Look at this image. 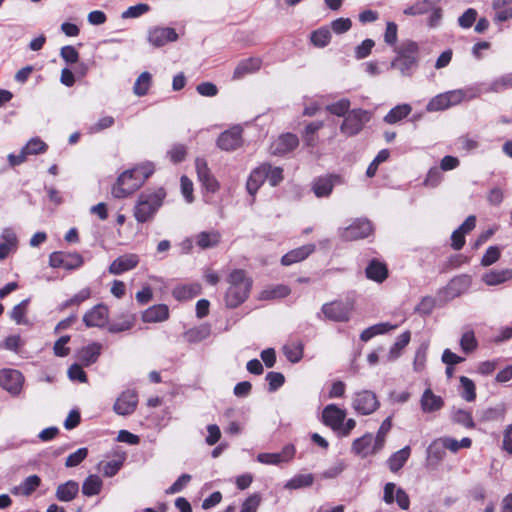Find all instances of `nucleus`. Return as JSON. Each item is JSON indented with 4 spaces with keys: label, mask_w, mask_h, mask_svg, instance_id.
<instances>
[{
    "label": "nucleus",
    "mask_w": 512,
    "mask_h": 512,
    "mask_svg": "<svg viewBox=\"0 0 512 512\" xmlns=\"http://www.w3.org/2000/svg\"><path fill=\"white\" fill-rule=\"evenodd\" d=\"M153 172L154 168L150 163L123 172L112 188L113 196L115 198L127 197L139 189Z\"/></svg>",
    "instance_id": "1"
},
{
    "label": "nucleus",
    "mask_w": 512,
    "mask_h": 512,
    "mask_svg": "<svg viewBox=\"0 0 512 512\" xmlns=\"http://www.w3.org/2000/svg\"><path fill=\"white\" fill-rule=\"evenodd\" d=\"M227 283L226 305L230 308H236L248 298L253 281L248 277L245 270L234 269L229 273Z\"/></svg>",
    "instance_id": "2"
},
{
    "label": "nucleus",
    "mask_w": 512,
    "mask_h": 512,
    "mask_svg": "<svg viewBox=\"0 0 512 512\" xmlns=\"http://www.w3.org/2000/svg\"><path fill=\"white\" fill-rule=\"evenodd\" d=\"M166 197L164 189L141 193L134 206L133 215L137 222L145 223L154 218Z\"/></svg>",
    "instance_id": "3"
},
{
    "label": "nucleus",
    "mask_w": 512,
    "mask_h": 512,
    "mask_svg": "<svg viewBox=\"0 0 512 512\" xmlns=\"http://www.w3.org/2000/svg\"><path fill=\"white\" fill-rule=\"evenodd\" d=\"M372 114L370 111L355 108L352 109L344 118L340 125V132L346 137H353L358 135L365 125L371 120Z\"/></svg>",
    "instance_id": "4"
},
{
    "label": "nucleus",
    "mask_w": 512,
    "mask_h": 512,
    "mask_svg": "<svg viewBox=\"0 0 512 512\" xmlns=\"http://www.w3.org/2000/svg\"><path fill=\"white\" fill-rule=\"evenodd\" d=\"M380 406L377 395L371 390H360L352 396V408L359 415H370Z\"/></svg>",
    "instance_id": "5"
},
{
    "label": "nucleus",
    "mask_w": 512,
    "mask_h": 512,
    "mask_svg": "<svg viewBox=\"0 0 512 512\" xmlns=\"http://www.w3.org/2000/svg\"><path fill=\"white\" fill-rule=\"evenodd\" d=\"M25 377L17 369L3 368L0 369V387L8 392L11 396H19L23 390Z\"/></svg>",
    "instance_id": "6"
},
{
    "label": "nucleus",
    "mask_w": 512,
    "mask_h": 512,
    "mask_svg": "<svg viewBox=\"0 0 512 512\" xmlns=\"http://www.w3.org/2000/svg\"><path fill=\"white\" fill-rule=\"evenodd\" d=\"M353 306L351 303L342 301H332L325 303L321 312L325 318L335 322H347L350 319Z\"/></svg>",
    "instance_id": "7"
},
{
    "label": "nucleus",
    "mask_w": 512,
    "mask_h": 512,
    "mask_svg": "<svg viewBox=\"0 0 512 512\" xmlns=\"http://www.w3.org/2000/svg\"><path fill=\"white\" fill-rule=\"evenodd\" d=\"M178 40V34L174 28L155 26L148 29L147 41L155 48L165 46Z\"/></svg>",
    "instance_id": "8"
},
{
    "label": "nucleus",
    "mask_w": 512,
    "mask_h": 512,
    "mask_svg": "<svg viewBox=\"0 0 512 512\" xmlns=\"http://www.w3.org/2000/svg\"><path fill=\"white\" fill-rule=\"evenodd\" d=\"M49 265L53 268L74 270L83 265V257L78 253L53 252L49 256Z\"/></svg>",
    "instance_id": "9"
},
{
    "label": "nucleus",
    "mask_w": 512,
    "mask_h": 512,
    "mask_svg": "<svg viewBox=\"0 0 512 512\" xmlns=\"http://www.w3.org/2000/svg\"><path fill=\"white\" fill-rule=\"evenodd\" d=\"M372 230V225L368 220L357 219L348 227L340 230V236L345 241H354L366 238Z\"/></svg>",
    "instance_id": "10"
},
{
    "label": "nucleus",
    "mask_w": 512,
    "mask_h": 512,
    "mask_svg": "<svg viewBox=\"0 0 512 512\" xmlns=\"http://www.w3.org/2000/svg\"><path fill=\"white\" fill-rule=\"evenodd\" d=\"M217 145L225 151H232L242 145V129L240 126H234L224 131L217 139Z\"/></svg>",
    "instance_id": "11"
},
{
    "label": "nucleus",
    "mask_w": 512,
    "mask_h": 512,
    "mask_svg": "<svg viewBox=\"0 0 512 512\" xmlns=\"http://www.w3.org/2000/svg\"><path fill=\"white\" fill-rule=\"evenodd\" d=\"M196 172L199 181L209 192L215 193L219 189V183L211 174L207 162L203 158H197L195 161Z\"/></svg>",
    "instance_id": "12"
},
{
    "label": "nucleus",
    "mask_w": 512,
    "mask_h": 512,
    "mask_svg": "<svg viewBox=\"0 0 512 512\" xmlns=\"http://www.w3.org/2000/svg\"><path fill=\"white\" fill-rule=\"evenodd\" d=\"M139 264V256L127 253L117 257L109 266L108 271L112 275H121L134 269Z\"/></svg>",
    "instance_id": "13"
},
{
    "label": "nucleus",
    "mask_w": 512,
    "mask_h": 512,
    "mask_svg": "<svg viewBox=\"0 0 512 512\" xmlns=\"http://www.w3.org/2000/svg\"><path fill=\"white\" fill-rule=\"evenodd\" d=\"M109 311L103 304L95 305L83 316V322L87 327H103L108 322Z\"/></svg>",
    "instance_id": "14"
},
{
    "label": "nucleus",
    "mask_w": 512,
    "mask_h": 512,
    "mask_svg": "<svg viewBox=\"0 0 512 512\" xmlns=\"http://www.w3.org/2000/svg\"><path fill=\"white\" fill-rule=\"evenodd\" d=\"M295 455V447L291 444L286 445L279 453H260L257 461L267 465H278L283 462H289Z\"/></svg>",
    "instance_id": "15"
},
{
    "label": "nucleus",
    "mask_w": 512,
    "mask_h": 512,
    "mask_svg": "<svg viewBox=\"0 0 512 512\" xmlns=\"http://www.w3.org/2000/svg\"><path fill=\"white\" fill-rule=\"evenodd\" d=\"M137 403L138 398L136 393L133 391H125L117 398L113 409L118 415H130L135 411Z\"/></svg>",
    "instance_id": "16"
},
{
    "label": "nucleus",
    "mask_w": 512,
    "mask_h": 512,
    "mask_svg": "<svg viewBox=\"0 0 512 512\" xmlns=\"http://www.w3.org/2000/svg\"><path fill=\"white\" fill-rule=\"evenodd\" d=\"M322 418L325 425L337 431L346 418V412L335 404H329L323 409Z\"/></svg>",
    "instance_id": "17"
},
{
    "label": "nucleus",
    "mask_w": 512,
    "mask_h": 512,
    "mask_svg": "<svg viewBox=\"0 0 512 512\" xmlns=\"http://www.w3.org/2000/svg\"><path fill=\"white\" fill-rule=\"evenodd\" d=\"M381 449L376 448V440L373 435L367 433L360 438L353 441L352 451L361 457H366L370 454H375Z\"/></svg>",
    "instance_id": "18"
},
{
    "label": "nucleus",
    "mask_w": 512,
    "mask_h": 512,
    "mask_svg": "<svg viewBox=\"0 0 512 512\" xmlns=\"http://www.w3.org/2000/svg\"><path fill=\"white\" fill-rule=\"evenodd\" d=\"M299 144L298 137L292 133H286L278 137L271 145V153L284 155L294 150Z\"/></svg>",
    "instance_id": "19"
},
{
    "label": "nucleus",
    "mask_w": 512,
    "mask_h": 512,
    "mask_svg": "<svg viewBox=\"0 0 512 512\" xmlns=\"http://www.w3.org/2000/svg\"><path fill=\"white\" fill-rule=\"evenodd\" d=\"M315 248L314 244H306L293 249L282 256L281 264L284 266H290L294 263L303 261L315 251Z\"/></svg>",
    "instance_id": "20"
},
{
    "label": "nucleus",
    "mask_w": 512,
    "mask_h": 512,
    "mask_svg": "<svg viewBox=\"0 0 512 512\" xmlns=\"http://www.w3.org/2000/svg\"><path fill=\"white\" fill-rule=\"evenodd\" d=\"M340 182L337 175L320 177L313 182L312 189L317 197H327L331 194L336 183Z\"/></svg>",
    "instance_id": "21"
},
{
    "label": "nucleus",
    "mask_w": 512,
    "mask_h": 512,
    "mask_svg": "<svg viewBox=\"0 0 512 512\" xmlns=\"http://www.w3.org/2000/svg\"><path fill=\"white\" fill-rule=\"evenodd\" d=\"M472 279L468 275H459L454 277L446 286L448 296L454 298L465 293L471 286Z\"/></svg>",
    "instance_id": "22"
},
{
    "label": "nucleus",
    "mask_w": 512,
    "mask_h": 512,
    "mask_svg": "<svg viewBox=\"0 0 512 512\" xmlns=\"http://www.w3.org/2000/svg\"><path fill=\"white\" fill-rule=\"evenodd\" d=\"M420 405L424 413H433L443 407L444 401L441 396L434 394L433 391L428 388L421 396Z\"/></svg>",
    "instance_id": "23"
},
{
    "label": "nucleus",
    "mask_w": 512,
    "mask_h": 512,
    "mask_svg": "<svg viewBox=\"0 0 512 512\" xmlns=\"http://www.w3.org/2000/svg\"><path fill=\"white\" fill-rule=\"evenodd\" d=\"M265 165L262 163L252 170L246 183V189L250 195H255L261 185L266 181L267 174Z\"/></svg>",
    "instance_id": "24"
},
{
    "label": "nucleus",
    "mask_w": 512,
    "mask_h": 512,
    "mask_svg": "<svg viewBox=\"0 0 512 512\" xmlns=\"http://www.w3.org/2000/svg\"><path fill=\"white\" fill-rule=\"evenodd\" d=\"M169 317V309L164 304L154 305L146 309L142 314V320L146 323L163 322Z\"/></svg>",
    "instance_id": "25"
},
{
    "label": "nucleus",
    "mask_w": 512,
    "mask_h": 512,
    "mask_svg": "<svg viewBox=\"0 0 512 512\" xmlns=\"http://www.w3.org/2000/svg\"><path fill=\"white\" fill-rule=\"evenodd\" d=\"M261 63V59L256 57L241 60L234 70L233 78L241 79L247 74L258 71L261 67Z\"/></svg>",
    "instance_id": "26"
},
{
    "label": "nucleus",
    "mask_w": 512,
    "mask_h": 512,
    "mask_svg": "<svg viewBox=\"0 0 512 512\" xmlns=\"http://www.w3.org/2000/svg\"><path fill=\"white\" fill-rule=\"evenodd\" d=\"M512 279V269L490 270L482 275V281L489 286L503 284Z\"/></svg>",
    "instance_id": "27"
},
{
    "label": "nucleus",
    "mask_w": 512,
    "mask_h": 512,
    "mask_svg": "<svg viewBox=\"0 0 512 512\" xmlns=\"http://www.w3.org/2000/svg\"><path fill=\"white\" fill-rule=\"evenodd\" d=\"M41 484V479L37 475H30L19 485L15 486L11 493L16 496H30Z\"/></svg>",
    "instance_id": "28"
},
{
    "label": "nucleus",
    "mask_w": 512,
    "mask_h": 512,
    "mask_svg": "<svg viewBox=\"0 0 512 512\" xmlns=\"http://www.w3.org/2000/svg\"><path fill=\"white\" fill-rule=\"evenodd\" d=\"M221 240L220 232L216 230L203 231L195 236L197 246L201 249H209L216 247Z\"/></svg>",
    "instance_id": "29"
},
{
    "label": "nucleus",
    "mask_w": 512,
    "mask_h": 512,
    "mask_svg": "<svg viewBox=\"0 0 512 512\" xmlns=\"http://www.w3.org/2000/svg\"><path fill=\"white\" fill-rule=\"evenodd\" d=\"M368 279L381 283L388 277V269L385 264L372 260L366 268Z\"/></svg>",
    "instance_id": "30"
},
{
    "label": "nucleus",
    "mask_w": 512,
    "mask_h": 512,
    "mask_svg": "<svg viewBox=\"0 0 512 512\" xmlns=\"http://www.w3.org/2000/svg\"><path fill=\"white\" fill-rule=\"evenodd\" d=\"M79 492V485L77 482L69 480L61 484L56 489V497L59 501L69 502L73 500Z\"/></svg>",
    "instance_id": "31"
},
{
    "label": "nucleus",
    "mask_w": 512,
    "mask_h": 512,
    "mask_svg": "<svg viewBox=\"0 0 512 512\" xmlns=\"http://www.w3.org/2000/svg\"><path fill=\"white\" fill-rule=\"evenodd\" d=\"M101 348L99 343H91L78 352V358L84 365L89 366L97 361Z\"/></svg>",
    "instance_id": "32"
},
{
    "label": "nucleus",
    "mask_w": 512,
    "mask_h": 512,
    "mask_svg": "<svg viewBox=\"0 0 512 512\" xmlns=\"http://www.w3.org/2000/svg\"><path fill=\"white\" fill-rule=\"evenodd\" d=\"M417 65V57L398 55L390 64L391 68H396L403 76H408L411 70Z\"/></svg>",
    "instance_id": "33"
},
{
    "label": "nucleus",
    "mask_w": 512,
    "mask_h": 512,
    "mask_svg": "<svg viewBox=\"0 0 512 512\" xmlns=\"http://www.w3.org/2000/svg\"><path fill=\"white\" fill-rule=\"evenodd\" d=\"M211 334V328L208 324H201L193 327L184 333V339L189 343H197L207 339Z\"/></svg>",
    "instance_id": "34"
},
{
    "label": "nucleus",
    "mask_w": 512,
    "mask_h": 512,
    "mask_svg": "<svg viewBox=\"0 0 512 512\" xmlns=\"http://www.w3.org/2000/svg\"><path fill=\"white\" fill-rule=\"evenodd\" d=\"M411 449L409 446H405L399 451L395 452L390 456L387 461L388 467L392 472L400 470L410 457Z\"/></svg>",
    "instance_id": "35"
},
{
    "label": "nucleus",
    "mask_w": 512,
    "mask_h": 512,
    "mask_svg": "<svg viewBox=\"0 0 512 512\" xmlns=\"http://www.w3.org/2000/svg\"><path fill=\"white\" fill-rule=\"evenodd\" d=\"M29 302V299H24L10 311L9 316L17 325H30V321L26 317Z\"/></svg>",
    "instance_id": "36"
},
{
    "label": "nucleus",
    "mask_w": 512,
    "mask_h": 512,
    "mask_svg": "<svg viewBox=\"0 0 512 512\" xmlns=\"http://www.w3.org/2000/svg\"><path fill=\"white\" fill-rule=\"evenodd\" d=\"M412 110L409 104H400L392 108L385 116L384 121L387 124H395L400 120L406 118Z\"/></svg>",
    "instance_id": "37"
},
{
    "label": "nucleus",
    "mask_w": 512,
    "mask_h": 512,
    "mask_svg": "<svg viewBox=\"0 0 512 512\" xmlns=\"http://www.w3.org/2000/svg\"><path fill=\"white\" fill-rule=\"evenodd\" d=\"M313 482V474H297L285 483L284 488L289 490L301 489L305 487H310L313 484Z\"/></svg>",
    "instance_id": "38"
},
{
    "label": "nucleus",
    "mask_w": 512,
    "mask_h": 512,
    "mask_svg": "<svg viewBox=\"0 0 512 512\" xmlns=\"http://www.w3.org/2000/svg\"><path fill=\"white\" fill-rule=\"evenodd\" d=\"M410 339L411 333L409 331H405L401 335H399L396 342L389 350L387 360H396L401 355L402 350L409 344Z\"/></svg>",
    "instance_id": "39"
},
{
    "label": "nucleus",
    "mask_w": 512,
    "mask_h": 512,
    "mask_svg": "<svg viewBox=\"0 0 512 512\" xmlns=\"http://www.w3.org/2000/svg\"><path fill=\"white\" fill-rule=\"evenodd\" d=\"M323 121H315L306 125L303 132V140L308 147H315L318 143L316 133L323 127Z\"/></svg>",
    "instance_id": "40"
},
{
    "label": "nucleus",
    "mask_w": 512,
    "mask_h": 512,
    "mask_svg": "<svg viewBox=\"0 0 512 512\" xmlns=\"http://www.w3.org/2000/svg\"><path fill=\"white\" fill-rule=\"evenodd\" d=\"M395 327L396 326H393L388 322L375 324L363 330L362 333L360 334V339L364 342H367L374 336L384 334L394 329Z\"/></svg>",
    "instance_id": "41"
},
{
    "label": "nucleus",
    "mask_w": 512,
    "mask_h": 512,
    "mask_svg": "<svg viewBox=\"0 0 512 512\" xmlns=\"http://www.w3.org/2000/svg\"><path fill=\"white\" fill-rule=\"evenodd\" d=\"M102 488V480L97 475L88 476L82 484V493L91 497L100 493Z\"/></svg>",
    "instance_id": "42"
},
{
    "label": "nucleus",
    "mask_w": 512,
    "mask_h": 512,
    "mask_svg": "<svg viewBox=\"0 0 512 512\" xmlns=\"http://www.w3.org/2000/svg\"><path fill=\"white\" fill-rule=\"evenodd\" d=\"M283 352L290 362L297 363L303 357V343L300 341L289 342L284 345Z\"/></svg>",
    "instance_id": "43"
},
{
    "label": "nucleus",
    "mask_w": 512,
    "mask_h": 512,
    "mask_svg": "<svg viewBox=\"0 0 512 512\" xmlns=\"http://www.w3.org/2000/svg\"><path fill=\"white\" fill-rule=\"evenodd\" d=\"M435 4L432 0H419L413 5L404 9L403 13L408 16H418L428 13Z\"/></svg>",
    "instance_id": "44"
},
{
    "label": "nucleus",
    "mask_w": 512,
    "mask_h": 512,
    "mask_svg": "<svg viewBox=\"0 0 512 512\" xmlns=\"http://www.w3.org/2000/svg\"><path fill=\"white\" fill-rule=\"evenodd\" d=\"M350 106L351 103L348 98H341L336 102L328 104L325 109L335 116L344 118L351 111Z\"/></svg>",
    "instance_id": "45"
},
{
    "label": "nucleus",
    "mask_w": 512,
    "mask_h": 512,
    "mask_svg": "<svg viewBox=\"0 0 512 512\" xmlns=\"http://www.w3.org/2000/svg\"><path fill=\"white\" fill-rule=\"evenodd\" d=\"M291 290L286 285H276L271 288H267L260 293L261 300H272L278 298H284L290 294Z\"/></svg>",
    "instance_id": "46"
},
{
    "label": "nucleus",
    "mask_w": 512,
    "mask_h": 512,
    "mask_svg": "<svg viewBox=\"0 0 512 512\" xmlns=\"http://www.w3.org/2000/svg\"><path fill=\"white\" fill-rule=\"evenodd\" d=\"M200 286L198 284L182 285L173 290V296L178 300H188L198 295Z\"/></svg>",
    "instance_id": "47"
},
{
    "label": "nucleus",
    "mask_w": 512,
    "mask_h": 512,
    "mask_svg": "<svg viewBox=\"0 0 512 512\" xmlns=\"http://www.w3.org/2000/svg\"><path fill=\"white\" fill-rule=\"evenodd\" d=\"M471 89L463 90V89H457L445 92L448 100L449 107L457 105L461 103L464 99H472L477 96L475 93H471Z\"/></svg>",
    "instance_id": "48"
},
{
    "label": "nucleus",
    "mask_w": 512,
    "mask_h": 512,
    "mask_svg": "<svg viewBox=\"0 0 512 512\" xmlns=\"http://www.w3.org/2000/svg\"><path fill=\"white\" fill-rule=\"evenodd\" d=\"M446 447L444 445V441L441 438L435 439L427 449V455L429 459H435L436 461H440L445 456Z\"/></svg>",
    "instance_id": "49"
},
{
    "label": "nucleus",
    "mask_w": 512,
    "mask_h": 512,
    "mask_svg": "<svg viewBox=\"0 0 512 512\" xmlns=\"http://www.w3.org/2000/svg\"><path fill=\"white\" fill-rule=\"evenodd\" d=\"M264 165L267 174L266 180L273 187L279 185L284 179L283 169L278 166H272L269 163H264Z\"/></svg>",
    "instance_id": "50"
},
{
    "label": "nucleus",
    "mask_w": 512,
    "mask_h": 512,
    "mask_svg": "<svg viewBox=\"0 0 512 512\" xmlns=\"http://www.w3.org/2000/svg\"><path fill=\"white\" fill-rule=\"evenodd\" d=\"M151 85V74L149 72H142L135 81L133 91L137 96L145 95Z\"/></svg>",
    "instance_id": "51"
},
{
    "label": "nucleus",
    "mask_w": 512,
    "mask_h": 512,
    "mask_svg": "<svg viewBox=\"0 0 512 512\" xmlns=\"http://www.w3.org/2000/svg\"><path fill=\"white\" fill-rule=\"evenodd\" d=\"M24 153L28 155H37L44 153L47 150V144L44 143L40 138L35 137L30 139L27 144L22 148Z\"/></svg>",
    "instance_id": "52"
},
{
    "label": "nucleus",
    "mask_w": 512,
    "mask_h": 512,
    "mask_svg": "<svg viewBox=\"0 0 512 512\" xmlns=\"http://www.w3.org/2000/svg\"><path fill=\"white\" fill-rule=\"evenodd\" d=\"M135 315L127 314L123 317L121 322H113L109 325L108 330L111 333H119L126 330H129L133 327L135 323Z\"/></svg>",
    "instance_id": "53"
},
{
    "label": "nucleus",
    "mask_w": 512,
    "mask_h": 512,
    "mask_svg": "<svg viewBox=\"0 0 512 512\" xmlns=\"http://www.w3.org/2000/svg\"><path fill=\"white\" fill-rule=\"evenodd\" d=\"M446 449L456 453L461 448H470L472 440L468 437L462 438L460 441L451 437H442Z\"/></svg>",
    "instance_id": "54"
},
{
    "label": "nucleus",
    "mask_w": 512,
    "mask_h": 512,
    "mask_svg": "<svg viewBox=\"0 0 512 512\" xmlns=\"http://www.w3.org/2000/svg\"><path fill=\"white\" fill-rule=\"evenodd\" d=\"M331 39L330 31L327 28H320L311 34V42L316 47H325Z\"/></svg>",
    "instance_id": "55"
},
{
    "label": "nucleus",
    "mask_w": 512,
    "mask_h": 512,
    "mask_svg": "<svg viewBox=\"0 0 512 512\" xmlns=\"http://www.w3.org/2000/svg\"><path fill=\"white\" fill-rule=\"evenodd\" d=\"M449 108L448 100L446 93L438 94L437 96L433 97L427 104V111L434 112V111H441Z\"/></svg>",
    "instance_id": "56"
},
{
    "label": "nucleus",
    "mask_w": 512,
    "mask_h": 512,
    "mask_svg": "<svg viewBox=\"0 0 512 512\" xmlns=\"http://www.w3.org/2000/svg\"><path fill=\"white\" fill-rule=\"evenodd\" d=\"M460 346L465 353H470L477 348V340L472 330L463 333L460 339Z\"/></svg>",
    "instance_id": "57"
},
{
    "label": "nucleus",
    "mask_w": 512,
    "mask_h": 512,
    "mask_svg": "<svg viewBox=\"0 0 512 512\" xmlns=\"http://www.w3.org/2000/svg\"><path fill=\"white\" fill-rule=\"evenodd\" d=\"M512 88V73L505 74L495 79L489 88V91L500 92L502 90Z\"/></svg>",
    "instance_id": "58"
},
{
    "label": "nucleus",
    "mask_w": 512,
    "mask_h": 512,
    "mask_svg": "<svg viewBox=\"0 0 512 512\" xmlns=\"http://www.w3.org/2000/svg\"><path fill=\"white\" fill-rule=\"evenodd\" d=\"M460 383L463 388L462 397L471 402L476 398L475 385L471 379L465 376L460 377Z\"/></svg>",
    "instance_id": "59"
},
{
    "label": "nucleus",
    "mask_w": 512,
    "mask_h": 512,
    "mask_svg": "<svg viewBox=\"0 0 512 512\" xmlns=\"http://www.w3.org/2000/svg\"><path fill=\"white\" fill-rule=\"evenodd\" d=\"M150 10L149 5L145 3H139L134 6H130L127 10H125L121 17L123 19H130V18H138L142 16L143 14L147 13Z\"/></svg>",
    "instance_id": "60"
},
{
    "label": "nucleus",
    "mask_w": 512,
    "mask_h": 512,
    "mask_svg": "<svg viewBox=\"0 0 512 512\" xmlns=\"http://www.w3.org/2000/svg\"><path fill=\"white\" fill-rule=\"evenodd\" d=\"M24 345V341L20 335H10L0 344V348L18 352L19 348Z\"/></svg>",
    "instance_id": "61"
},
{
    "label": "nucleus",
    "mask_w": 512,
    "mask_h": 512,
    "mask_svg": "<svg viewBox=\"0 0 512 512\" xmlns=\"http://www.w3.org/2000/svg\"><path fill=\"white\" fill-rule=\"evenodd\" d=\"M392 427V419L391 417H387L379 427V430L377 432V435L375 437L376 440V448L382 449L385 442L386 434L389 432V430Z\"/></svg>",
    "instance_id": "62"
},
{
    "label": "nucleus",
    "mask_w": 512,
    "mask_h": 512,
    "mask_svg": "<svg viewBox=\"0 0 512 512\" xmlns=\"http://www.w3.org/2000/svg\"><path fill=\"white\" fill-rule=\"evenodd\" d=\"M88 455L87 448H79L74 453L70 454L65 461V466L68 468L76 467L79 465Z\"/></svg>",
    "instance_id": "63"
},
{
    "label": "nucleus",
    "mask_w": 512,
    "mask_h": 512,
    "mask_svg": "<svg viewBox=\"0 0 512 512\" xmlns=\"http://www.w3.org/2000/svg\"><path fill=\"white\" fill-rule=\"evenodd\" d=\"M260 502V495L257 493L252 494L242 503L240 512H256Z\"/></svg>",
    "instance_id": "64"
}]
</instances>
